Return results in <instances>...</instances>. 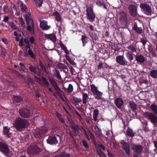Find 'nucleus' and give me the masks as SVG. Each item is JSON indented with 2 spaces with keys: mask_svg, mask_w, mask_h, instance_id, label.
Segmentation results:
<instances>
[{
  "mask_svg": "<svg viewBox=\"0 0 157 157\" xmlns=\"http://www.w3.org/2000/svg\"><path fill=\"white\" fill-rule=\"evenodd\" d=\"M29 124L27 120L20 117L16 118L14 122V126L17 131H21L22 129L25 128Z\"/></svg>",
  "mask_w": 157,
  "mask_h": 157,
  "instance_id": "nucleus-1",
  "label": "nucleus"
},
{
  "mask_svg": "<svg viewBox=\"0 0 157 157\" xmlns=\"http://www.w3.org/2000/svg\"><path fill=\"white\" fill-rule=\"evenodd\" d=\"M86 17L88 20L92 22L95 21L96 15L94 13L93 9L91 6H87L86 10Z\"/></svg>",
  "mask_w": 157,
  "mask_h": 157,
  "instance_id": "nucleus-2",
  "label": "nucleus"
},
{
  "mask_svg": "<svg viewBox=\"0 0 157 157\" xmlns=\"http://www.w3.org/2000/svg\"><path fill=\"white\" fill-rule=\"evenodd\" d=\"M47 130V128L46 127H42L35 130L34 132V135L36 138L40 139L45 134Z\"/></svg>",
  "mask_w": 157,
  "mask_h": 157,
  "instance_id": "nucleus-3",
  "label": "nucleus"
},
{
  "mask_svg": "<svg viewBox=\"0 0 157 157\" xmlns=\"http://www.w3.org/2000/svg\"><path fill=\"white\" fill-rule=\"evenodd\" d=\"M19 113L21 116L24 118H30L32 116L33 112L32 113L31 109L22 108L20 109Z\"/></svg>",
  "mask_w": 157,
  "mask_h": 157,
  "instance_id": "nucleus-4",
  "label": "nucleus"
},
{
  "mask_svg": "<svg viewBox=\"0 0 157 157\" xmlns=\"http://www.w3.org/2000/svg\"><path fill=\"white\" fill-rule=\"evenodd\" d=\"M25 18L27 24V29L29 32H31L33 29L34 24L33 21L31 17L30 13H27L25 15Z\"/></svg>",
  "mask_w": 157,
  "mask_h": 157,
  "instance_id": "nucleus-5",
  "label": "nucleus"
},
{
  "mask_svg": "<svg viewBox=\"0 0 157 157\" xmlns=\"http://www.w3.org/2000/svg\"><path fill=\"white\" fill-rule=\"evenodd\" d=\"M91 90L95 98L98 100L102 99L103 93L98 90V88L94 85H90Z\"/></svg>",
  "mask_w": 157,
  "mask_h": 157,
  "instance_id": "nucleus-6",
  "label": "nucleus"
},
{
  "mask_svg": "<svg viewBox=\"0 0 157 157\" xmlns=\"http://www.w3.org/2000/svg\"><path fill=\"white\" fill-rule=\"evenodd\" d=\"M140 7L141 11L147 15H150L152 11L151 6L146 3H142L140 4Z\"/></svg>",
  "mask_w": 157,
  "mask_h": 157,
  "instance_id": "nucleus-7",
  "label": "nucleus"
},
{
  "mask_svg": "<svg viewBox=\"0 0 157 157\" xmlns=\"http://www.w3.org/2000/svg\"><path fill=\"white\" fill-rule=\"evenodd\" d=\"M116 62L120 65L122 66H130V64L124 58L123 56H119L116 57Z\"/></svg>",
  "mask_w": 157,
  "mask_h": 157,
  "instance_id": "nucleus-8",
  "label": "nucleus"
},
{
  "mask_svg": "<svg viewBox=\"0 0 157 157\" xmlns=\"http://www.w3.org/2000/svg\"><path fill=\"white\" fill-rule=\"evenodd\" d=\"M0 151L4 154L6 155L8 154L10 152L9 145L5 142H0Z\"/></svg>",
  "mask_w": 157,
  "mask_h": 157,
  "instance_id": "nucleus-9",
  "label": "nucleus"
},
{
  "mask_svg": "<svg viewBox=\"0 0 157 157\" xmlns=\"http://www.w3.org/2000/svg\"><path fill=\"white\" fill-rule=\"evenodd\" d=\"M54 90L53 95L56 98L63 99V92L59 86L54 89Z\"/></svg>",
  "mask_w": 157,
  "mask_h": 157,
  "instance_id": "nucleus-10",
  "label": "nucleus"
},
{
  "mask_svg": "<svg viewBox=\"0 0 157 157\" xmlns=\"http://www.w3.org/2000/svg\"><path fill=\"white\" fill-rule=\"evenodd\" d=\"M37 146L29 147L27 150L28 153L30 154H35L38 153L40 151V149Z\"/></svg>",
  "mask_w": 157,
  "mask_h": 157,
  "instance_id": "nucleus-11",
  "label": "nucleus"
},
{
  "mask_svg": "<svg viewBox=\"0 0 157 157\" xmlns=\"http://www.w3.org/2000/svg\"><path fill=\"white\" fill-rule=\"evenodd\" d=\"M119 22L122 25L126 24L127 18L126 13L124 12L120 13L119 17Z\"/></svg>",
  "mask_w": 157,
  "mask_h": 157,
  "instance_id": "nucleus-12",
  "label": "nucleus"
},
{
  "mask_svg": "<svg viewBox=\"0 0 157 157\" xmlns=\"http://www.w3.org/2000/svg\"><path fill=\"white\" fill-rule=\"evenodd\" d=\"M147 117L152 124H155L157 123V117L153 113H148Z\"/></svg>",
  "mask_w": 157,
  "mask_h": 157,
  "instance_id": "nucleus-13",
  "label": "nucleus"
},
{
  "mask_svg": "<svg viewBox=\"0 0 157 157\" xmlns=\"http://www.w3.org/2000/svg\"><path fill=\"white\" fill-rule=\"evenodd\" d=\"M128 8L129 10V12L132 16L134 17L136 15L137 12V9L135 6L130 5L129 6Z\"/></svg>",
  "mask_w": 157,
  "mask_h": 157,
  "instance_id": "nucleus-14",
  "label": "nucleus"
},
{
  "mask_svg": "<svg viewBox=\"0 0 157 157\" xmlns=\"http://www.w3.org/2000/svg\"><path fill=\"white\" fill-rule=\"evenodd\" d=\"M132 149L135 152L140 154L143 151V147L141 145L133 144L132 145Z\"/></svg>",
  "mask_w": 157,
  "mask_h": 157,
  "instance_id": "nucleus-15",
  "label": "nucleus"
},
{
  "mask_svg": "<svg viewBox=\"0 0 157 157\" xmlns=\"http://www.w3.org/2000/svg\"><path fill=\"white\" fill-rule=\"evenodd\" d=\"M48 143L51 144H55L58 143V140L56 137L54 136H49L47 140Z\"/></svg>",
  "mask_w": 157,
  "mask_h": 157,
  "instance_id": "nucleus-16",
  "label": "nucleus"
},
{
  "mask_svg": "<svg viewBox=\"0 0 157 157\" xmlns=\"http://www.w3.org/2000/svg\"><path fill=\"white\" fill-rule=\"evenodd\" d=\"M135 59L138 64H142L144 63L147 59L142 55H138L135 56Z\"/></svg>",
  "mask_w": 157,
  "mask_h": 157,
  "instance_id": "nucleus-17",
  "label": "nucleus"
},
{
  "mask_svg": "<svg viewBox=\"0 0 157 157\" xmlns=\"http://www.w3.org/2000/svg\"><path fill=\"white\" fill-rule=\"evenodd\" d=\"M114 103L118 109H120L121 108L122 105H123L124 102L122 99L120 98H117L114 101Z\"/></svg>",
  "mask_w": 157,
  "mask_h": 157,
  "instance_id": "nucleus-18",
  "label": "nucleus"
},
{
  "mask_svg": "<svg viewBox=\"0 0 157 157\" xmlns=\"http://www.w3.org/2000/svg\"><path fill=\"white\" fill-rule=\"evenodd\" d=\"M47 22L46 21H42L40 22V27L43 30H47L49 29L50 26L47 25Z\"/></svg>",
  "mask_w": 157,
  "mask_h": 157,
  "instance_id": "nucleus-19",
  "label": "nucleus"
},
{
  "mask_svg": "<svg viewBox=\"0 0 157 157\" xmlns=\"http://www.w3.org/2000/svg\"><path fill=\"white\" fill-rule=\"evenodd\" d=\"M122 147L126 154L129 155L130 153L129 144L126 142H123L122 143Z\"/></svg>",
  "mask_w": 157,
  "mask_h": 157,
  "instance_id": "nucleus-20",
  "label": "nucleus"
},
{
  "mask_svg": "<svg viewBox=\"0 0 157 157\" xmlns=\"http://www.w3.org/2000/svg\"><path fill=\"white\" fill-rule=\"evenodd\" d=\"M125 55L126 58L129 61L128 63L130 64L131 65L132 63V61L134 59L133 54L128 51L127 52H126Z\"/></svg>",
  "mask_w": 157,
  "mask_h": 157,
  "instance_id": "nucleus-21",
  "label": "nucleus"
},
{
  "mask_svg": "<svg viewBox=\"0 0 157 157\" xmlns=\"http://www.w3.org/2000/svg\"><path fill=\"white\" fill-rule=\"evenodd\" d=\"M53 76L59 80H61L62 78L59 71L57 69H54L53 70Z\"/></svg>",
  "mask_w": 157,
  "mask_h": 157,
  "instance_id": "nucleus-22",
  "label": "nucleus"
},
{
  "mask_svg": "<svg viewBox=\"0 0 157 157\" xmlns=\"http://www.w3.org/2000/svg\"><path fill=\"white\" fill-rule=\"evenodd\" d=\"M45 36L47 38L50 39L53 42H54L56 41V36L53 33L45 34Z\"/></svg>",
  "mask_w": 157,
  "mask_h": 157,
  "instance_id": "nucleus-23",
  "label": "nucleus"
},
{
  "mask_svg": "<svg viewBox=\"0 0 157 157\" xmlns=\"http://www.w3.org/2000/svg\"><path fill=\"white\" fill-rule=\"evenodd\" d=\"M9 129L7 127H3V134L8 138H10V135H11V133L9 132Z\"/></svg>",
  "mask_w": 157,
  "mask_h": 157,
  "instance_id": "nucleus-24",
  "label": "nucleus"
},
{
  "mask_svg": "<svg viewBox=\"0 0 157 157\" xmlns=\"http://www.w3.org/2000/svg\"><path fill=\"white\" fill-rule=\"evenodd\" d=\"M133 29L135 30L137 33H141L142 32V29L141 27H139L137 26V23L135 22Z\"/></svg>",
  "mask_w": 157,
  "mask_h": 157,
  "instance_id": "nucleus-25",
  "label": "nucleus"
},
{
  "mask_svg": "<svg viewBox=\"0 0 157 157\" xmlns=\"http://www.w3.org/2000/svg\"><path fill=\"white\" fill-rule=\"evenodd\" d=\"M127 48L128 49L131 53H136L137 52L136 47V46L130 45L127 47Z\"/></svg>",
  "mask_w": 157,
  "mask_h": 157,
  "instance_id": "nucleus-26",
  "label": "nucleus"
},
{
  "mask_svg": "<svg viewBox=\"0 0 157 157\" xmlns=\"http://www.w3.org/2000/svg\"><path fill=\"white\" fill-rule=\"evenodd\" d=\"M135 133L133 132V130L129 128H128L126 131V134L129 137H132L135 135Z\"/></svg>",
  "mask_w": 157,
  "mask_h": 157,
  "instance_id": "nucleus-27",
  "label": "nucleus"
},
{
  "mask_svg": "<svg viewBox=\"0 0 157 157\" xmlns=\"http://www.w3.org/2000/svg\"><path fill=\"white\" fill-rule=\"evenodd\" d=\"M56 116L58 118L59 121L62 123V124H63V125L66 126H67V125H66L65 124V121H64L63 117H62V115L59 113L57 112H56Z\"/></svg>",
  "mask_w": 157,
  "mask_h": 157,
  "instance_id": "nucleus-28",
  "label": "nucleus"
},
{
  "mask_svg": "<svg viewBox=\"0 0 157 157\" xmlns=\"http://www.w3.org/2000/svg\"><path fill=\"white\" fill-rule=\"evenodd\" d=\"M63 88L66 92L68 93H71L72 92L73 90V86L71 84H69L67 88H66L64 87H63Z\"/></svg>",
  "mask_w": 157,
  "mask_h": 157,
  "instance_id": "nucleus-29",
  "label": "nucleus"
},
{
  "mask_svg": "<svg viewBox=\"0 0 157 157\" xmlns=\"http://www.w3.org/2000/svg\"><path fill=\"white\" fill-rule=\"evenodd\" d=\"M129 105L132 110L133 112H135L137 109V105L133 101H130Z\"/></svg>",
  "mask_w": 157,
  "mask_h": 157,
  "instance_id": "nucleus-30",
  "label": "nucleus"
},
{
  "mask_svg": "<svg viewBox=\"0 0 157 157\" xmlns=\"http://www.w3.org/2000/svg\"><path fill=\"white\" fill-rule=\"evenodd\" d=\"M82 94V100L83 104H86L87 102V99L88 97V94L85 93H84L83 91L81 92Z\"/></svg>",
  "mask_w": 157,
  "mask_h": 157,
  "instance_id": "nucleus-31",
  "label": "nucleus"
},
{
  "mask_svg": "<svg viewBox=\"0 0 157 157\" xmlns=\"http://www.w3.org/2000/svg\"><path fill=\"white\" fill-rule=\"evenodd\" d=\"M150 74L153 78H157V70H151L150 72Z\"/></svg>",
  "mask_w": 157,
  "mask_h": 157,
  "instance_id": "nucleus-32",
  "label": "nucleus"
},
{
  "mask_svg": "<svg viewBox=\"0 0 157 157\" xmlns=\"http://www.w3.org/2000/svg\"><path fill=\"white\" fill-rule=\"evenodd\" d=\"M99 113V110L98 109H95L94 110L93 114V119L95 121L97 120V117Z\"/></svg>",
  "mask_w": 157,
  "mask_h": 157,
  "instance_id": "nucleus-33",
  "label": "nucleus"
},
{
  "mask_svg": "<svg viewBox=\"0 0 157 157\" xmlns=\"http://www.w3.org/2000/svg\"><path fill=\"white\" fill-rule=\"evenodd\" d=\"M49 81L54 89L58 87L56 82L53 78H49Z\"/></svg>",
  "mask_w": 157,
  "mask_h": 157,
  "instance_id": "nucleus-34",
  "label": "nucleus"
},
{
  "mask_svg": "<svg viewBox=\"0 0 157 157\" xmlns=\"http://www.w3.org/2000/svg\"><path fill=\"white\" fill-rule=\"evenodd\" d=\"M53 15L55 16V19L57 21H61V17L60 15L56 11L53 13Z\"/></svg>",
  "mask_w": 157,
  "mask_h": 157,
  "instance_id": "nucleus-35",
  "label": "nucleus"
},
{
  "mask_svg": "<svg viewBox=\"0 0 157 157\" xmlns=\"http://www.w3.org/2000/svg\"><path fill=\"white\" fill-rule=\"evenodd\" d=\"M151 109L153 113L157 114V106L154 104H152L150 106Z\"/></svg>",
  "mask_w": 157,
  "mask_h": 157,
  "instance_id": "nucleus-36",
  "label": "nucleus"
},
{
  "mask_svg": "<svg viewBox=\"0 0 157 157\" xmlns=\"http://www.w3.org/2000/svg\"><path fill=\"white\" fill-rule=\"evenodd\" d=\"M81 40H82L83 43V46H84L86 44L87 42V38L86 36V35H84L82 36Z\"/></svg>",
  "mask_w": 157,
  "mask_h": 157,
  "instance_id": "nucleus-37",
  "label": "nucleus"
},
{
  "mask_svg": "<svg viewBox=\"0 0 157 157\" xmlns=\"http://www.w3.org/2000/svg\"><path fill=\"white\" fill-rule=\"evenodd\" d=\"M22 98L18 96H14L13 99V101L14 102H19L22 100Z\"/></svg>",
  "mask_w": 157,
  "mask_h": 157,
  "instance_id": "nucleus-38",
  "label": "nucleus"
},
{
  "mask_svg": "<svg viewBox=\"0 0 157 157\" xmlns=\"http://www.w3.org/2000/svg\"><path fill=\"white\" fill-rule=\"evenodd\" d=\"M65 57L67 60L71 65H76V63L68 56L65 55Z\"/></svg>",
  "mask_w": 157,
  "mask_h": 157,
  "instance_id": "nucleus-39",
  "label": "nucleus"
},
{
  "mask_svg": "<svg viewBox=\"0 0 157 157\" xmlns=\"http://www.w3.org/2000/svg\"><path fill=\"white\" fill-rule=\"evenodd\" d=\"M18 19L19 20V25H21L20 26L24 28L25 26V24L22 18V17H19L18 18Z\"/></svg>",
  "mask_w": 157,
  "mask_h": 157,
  "instance_id": "nucleus-40",
  "label": "nucleus"
},
{
  "mask_svg": "<svg viewBox=\"0 0 157 157\" xmlns=\"http://www.w3.org/2000/svg\"><path fill=\"white\" fill-rule=\"evenodd\" d=\"M34 2L36 6L39 7H40L42 4V0H34Z\"/></svg>",
  "mask_w": 157,
  "mask_h": 157,
  "instance_id": "nucleus-41",
  "label": "nucleus"
},
{
  "mask_svg": "<svg viewBox=\"0 0 157 157\" xmlns=\"http://www.w3.org/2000/svg\"><path fill=\"white\" fill-rule=\"evenodd\" d=\"M42 82L45 86L47 87L49 85V83L44 77H43L42 78Z\"/></svg>",
  "mask_w": 157,
  "mask_h": 157,
  "instance_id": "nucleus-42",
  "label": "nucleus"
},
{
  "mask_svg": "<svg viewBox=\"0 0 157 157\" xmlns=\"http://www.w3.org/2000/svg\"><path fill=\"white\" fill-rule=\"evenodd\" d=\"M29 69L30 71L35 74H36L38 73V71H37L36 70L34 67L32 65L29 67Z\"/></svg>",
  "mask_w": 157,
  "mask_h": 157,
  "instance_id": "nucleus-43",
  "label": "nucleus"
},
{
  "mask_svg": "<svg viewBox=\"0 0 157 157\" xmlns=\"http://www.w3.org/2000/svg\"><path fill=\"white\" fill-rule=\"evenodd\" d=\"M10 26L13 30L19 29V28L16 26V24L13 22L11 23L10 25Z\"/></svg>",
  "mask_w": 157,
  "mask_h": 157,
  "instance_id": "nucleus-44",
  "label": "nucleus"
},
{
  "mask_svg": "<svg viewBox=\"0 0 157 157\" xmlns=\"http://www.w3.org/2000/svg\"><path fill=\"white\" fill-rule=\"evenodd\" d=\"M58 67L60 68H62L65 69H67V66L64 64L62 63H59L58 65Z\"/></svg>",
  "mask_w": 157,
  "mask_h": 157,
  "instance_id": "nucleus-45",
  "label": "nucleus"
},
{
  "mask_svg": "<svg viewBox=\"0 0 157 157\" xmlns=\"http://www.w3.org/2000/svg\"><path fill=\"white\" fill-rule=\"evenodd\" d=\"M28 53L31 57L35 58V56L31 50L30 49H29L28 51Z\"/></svg>",
  "mask_w": 157,
  "mask_h": 157,
  "instance_id": "nucleus-46",
  "label": "nucleus"
},
{
  "mask_svg": "<svg viewBox=\"0 0 157 157\" xmlns=\"http://www.w3.org/2000/svg\"><path fill=\"white\" fill-rule=\"evenodd\" d=\"M82 144L83 146H84L86 149H88L89 148V146L85 140H82Z\"/></svg>",
  "mask_w": 157,
  "mask_h": 157,
  "instance_id": "nucleus-47",
  "label": "nucleus"
},
{
  "mask_svg": "<svg viewBox=\"0 0 157 157\" xmlns=\"http://www.w3.org/2000/svg\"><path fill=\"white\" fill-rule=\"evenodd\" d=\"M60 157H70V155L68 153L63 152L60 154Z\"/></svg>",
  "mask_w": 157,
  "mask_h": 157,
  "instance_id": "nucleus-48",
  "label": "nucleus"
},
{
  "mask_svg": "<svg viewBox=\"0 0 157 157\" xmlns=\"http://www.w3.org/2000/svg\"><path fill=\"white\" fill-rule=\"evenodd\" d=\"M19 65L20 68V71H25V67L24 65L22 63H20Z\"/></svg>",
  "mask_w": 157,
  "mask_h": 157,
  "instance_id": "nucleus-49",
  "label": "nucleus"
},
{
  "mask_svg": "<svg viewBox=\"0 0 157 157\" xmlns=\"http://www.w3.org/2000/svg\"><path fill=\"white\" fill-rule=\"evenodd\" d=\"M103 2L100 0L97 1L96 2V5L99 6H103Z\"/></svg>",
  "mask_w": 157,
  "mask_h": 157,
  "instance_id": "nucleus-50",
  "label": "nucleus"
},
{
  "mask_svg": "<svg viewBox=\"0 0 157 157\" xmlns=\"http://www.w3.org/2000/svg\"><path fill=\"white\" fill-rule=\"evenodd\" d=\"M29 42L31 44H35V41L34 38L33 37H31L29 38Z\"/></svg>",
  "mask_w": 157,
  "mask_h": 157,
  "instance_id": "nucleus-51",
  "label": "nucleus"
},
{
  "mask_svg": "<svg viewBox=\"0 0 157 157\" xmlns=\"http://www.w3.org/2000/svg\"><path fill=\"white\" fill-rule=\"evenodd\" d=\"M150 52L151 54L152 57H156L157 56L154 49H152L150 51Z\"/></svg>",
  "mask_w": 157,
  "mask_h": 157,
  "instance_id": "nucleus-52",
  "label": "nucleus"
},
{
  "mask_svg": "<svg viewBox=\"0 0 157 157\" xmlns=\"http://www.w3.org/2000/svg\"><path fill=\"white\" fill-rule=\"evenodd\" d=\"M20 7L21 10H23L24 11H25L26 10V6L23 4V3L21 4L20 5Z\"/></svg>",
  "mask_w": 157,
  "mask_h": 157,
  "instance_id": "nucleus-53",
  "label": "nucleus"
},
{
  "mask_svg": "<svg viewBox=\"0 0 157 157\" xmlns=\"http://www.w3.org/2000/svg\"><path fill=\"white\" fill-rule=\"evenodd\" d=\"M74 100L76 102H78V103H81L82 101L81 98H77V97L74 98Z\"/></svg>",
  "mask_w": 157,
  "mask_h": 157,
  "instance_id": "nucleus-54",
  "label": "nucleus"
},
{
  "mask_svg": "<svg viewBox=\"0 0 157 157\" xmlns=\"http://www.w3.org/2000/svg\"><path fill=\"white\" fill-rule=\"evenodd\" d=\"M74 132V135L75 136H77L78 133V130L77 128H73V131Z\"/></svg>",
  "mask_w": 157,
  "mask_h": 157,
  "instance_id": "nucleus-55",
  "label": "nucleus"
},
{
  "mask_svg": "<svg viewBox=\"0 0 157 157\" xmlns=\"http://www.w3.org/2000/svg\"><path fill=\"white\" fill-rule=\"evenodd\" d=\"M95 133L98 137H100L101 136V130L95 132Z\"/></svg>",
  "mask_w": 157,
  "mask_h": 157,
  "instance_id": "nucleus-56",
  "label": "nucleus"
},
{
  "mask_svg": "<svg viewBox=\"0 0 157 157\" xmlns=\"http://www.w3.org/2000/svg\"><path fill=\"white\" fill-rule=\"evenodd\" d=\"M59 45H60V46L61 49H62L64 51L65 49H66L67 48L64 45V44L63 43H60Z\"/></svg>",
  "mask_w": 157,
  "mask_h": 157,
  "instance_id": "nucleus-57",
  "label": "nucleus"
},
{
  "mask_svg": "<svg viewBox=\"0 0 157 157\" xmlns=\"http://www.w3.org/2000/svg\"><path fill=\"white\" fill-rule=\"evenodd\" d=\"M9 18L8 16H4L3 20V21L5 22H7L9 20Z\"/></svg>",
  "mask_w": 157,
  "mask_h": 157,
  "instance_id": "nucleus-58",
  "label": "nucleus"
},
{
  "mask_svg": "<svg viewBox=\"0 0 157 157\" xmlns=\"http://www.w3.org/2000/svg\"><path fill=\"white\" fill-rule=\"evenodd\" d=\"M8 9V6L6 5H4L3 7V11L5 12H7Z\"/></svg>",
  "mask_w": 157,
  "mask_h": 157,
  "instance_id": "nucleus-59",
  "label": "nucleus"
},
{
  "mask_svg": "<svg viewBox=\"0 0 157 157\" xmlns=\"http://www.w3.org/2000/svg\"><path fill=\"white\" fill-rule=\"evenodd\" d=\"M70 69L71 72L73 74H74L75 73V69L73 67L71 66L70 67Z\"/></svg>",
  "mask_w": 157,
  "mask_h": 157,
  "instance_id": "nucleus-60",
  "label": "nucleus"
},
{
  "mask_svg": "<svg viewBox=\"0 0 157 157\" xmlns=\"http://www.w3.org/2000/svg\"><path fill=\"white\" fill-rule=\"evenodd\" d=\"M70 135L71 136V137L72 138V139L74 140V136H75L74 135V132L73 131H72V132H70L69 133Z\"/></svg>",
  "mask_w": 157,
  "mask_h": 157,
  "instance_id": "nucleus-61",
  "label": "nucleus"
},
{
  "mask_svg": "<svg viewBox=\"0 0 157 157\" xmlns=\"http://www.w3.org/2000/svg\"><path fill=\"white\" fill-rule=\"evenodd\" d=\"M24 41L25 43L27 44H29V40L28 39L25 38L24 40Z\"/></svg>",
  "mask_w": 157,
  "mask_h": 157,
  "instance_id": "nucleus-62",
  "label": "nucleus"
},
{
  "mask_svg": "<svg viewBox=\"0 0 157 157\" xmlns=\"http://www.w3.org/2000/svg\"><path fill=\"white\" fill-rule=\"evenodd\" d=\"M106 135L108 136H111V131L109 130H107L106 131Z\"/></svg>",
  "mask_w": 157,
  "mask_h": 157,
  "instance_id": "nucleus-63",
  "label": "nucleus"
},
{
  "mask_svg": "<svg viewBox=\"0 0 157 157\" xmlns=\"http://www.w3.org/2000/svg\"><path fill=\"white\" fill-rule=\"evenodd\" d=\"M107 151L108 153V156L109 157H114V155L113 154L110 153L108 150Z\"/></svg>",
  "mask_w": 157,
  "mask_h": 157,
  "instance_id": "nucleus-64",
  "label": "nucleus"
}]
</instances>
